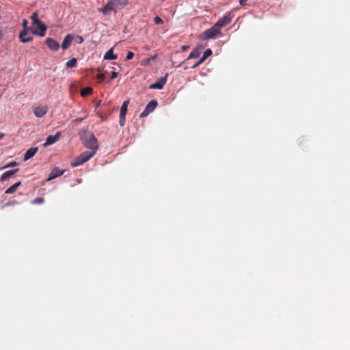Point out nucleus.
Returning <instances> with one entry per match:
<instances>
[{
	"label": "nucleus",
	"instance_id": "nucleus-1",
	"mask_svg": "<svg viewBox=\"0 0 350 350\" xmlns=\"http://www.w3.org/2000/svg\"><path fill=\"white\" fill-rule=\"evenodd\" d=\"M95 154L94 150L85 151L71 163L72 167H77L87 162Z\"/></svg>",
	"mask_w": 350,
	"mask_h": 350
},
{
	"label": "nucleus",
	"instance_id": "nucleus-2",
	"mask_svg": "<svg viewBox=\"0 0 350 350\" xmlns=\"http://www.w3.org/2000/svg\"><path fill=\"white\" fill-rule=\"evenodd\" d=\"M221 36V32L220 29L214 25L211 28L204 31L201 35L200 38L202 40H208L215 38L217 36Z\"/></svg>",
	"mask_w": 350,
	"mask_h": 350
},
{
	"label": "nucleus",
	"instance_id": "nucleus-3",
	"mask_svg": "<svg viewBox=\"0 0 350 350\" xmlns=\"http://www.w3.org/2000/svg\"><path fill=\"white\" fill-rule=\"evenodd\" d=\"M83 145L90 150H94L95 153L98 148L97 139L93 134L86 135L83 140Z\"/></svg>",
	"mask_w": 350,
	"mask_h": 350
},
{
	"label": "nucleus",
	"instance_id": "nucleus-4",
	"mask_svg": "<svg viewBox=\"0 0 350 350\" xmlns=\"http://www.w3.org/2000/svg\"><path fill=\"white\" fill-rule=\"evenodd\" d=\"M234 16L233 12L226 13L222 18L219 19L215 24L219 29L228 25Z\"/></svg>",
	"mask_w": 350,
	"mask_h": 350
},
{
	"label": "nucleus",
	"instance_id": "nucleus-5",
	"mask_svg": "<svg viewBox=\"0 0 350 350\" xmlns=\"http://www.w3.org/2000/svg\"><path fill=\"white\" fill-rule=\"evenodd\" d=\"M32 29L31 33L43 37L46 33V26L40 21L35 24H32Z\"/></svg>",
	"mask_w": 350,
	"mask_h": 350
},
{
	"label": "nucleus",
	"instance_id": "nucleus-6",
	"mask_svg": "<svg viewBox=\"0 0 350 350\" xmlns=\"http://www.w3.org/2000/svg\"><path fill=\"white\" fill-rule=\"evenodd\" d=\"M116 9L117 1H115V0H109L103 8L99 9V11L103 12L104 14H108L111 11Z\"/></svg>",
	"mask_w": 350,
	"mask_h": 350
},
{
	"label": "nucleus",
	"instance_id": "nucleus-7",
	"mask_svg": "<svg viewBox=\"0 0 350 350\" xmlns=\"http://www.w3.org/2000/svg\"><path fill=\"white\" fill-rule=\"evenodd\" d=\"M31 34L32 33H30L29 32V29H24L19 34V39L21 42L25 43L31 41L33 39Z\"/></svg>",
	"mask_w": 350,
	"mask_h": 350
},
{
	"label": "nucleus",
	"instance_id": "nucleus-8",
	"mask_svg": "<svg viewBox=\"0 0 350 350\" xmlns=\"http://www.w3.org/2000/svg\"><path fill=\"white\" fill-rule=\"evenodd\" d=\"M49 111L46 105L37 106L33 108L34 115L38 118H42Z\"/></svg>",
	"mask_w": 350,
	"mask_h": 350
},
{
	"label": "nucleus",
	"instance_id": "nucleus-9",
	"mask_svg": "<svg viewBox=\"0 0 350 350\" xmlns=\"http://www.w3.org/2000/svg\"><path fill=\"white\" fill-rule=\"evenodd\" d=\"M157 105V102L154 100H151L148 103L144 111L141 113V117L148 116L150 112L153 111Z\"/></svg>",
	"mask_w": 350,
	"mask_h": 350
},
{
	"label": "nucleus",
	"instance_id": "nucleus-10",
	"mask_svg": "<svg viewBox=\"0 0 350 350\" xmlns=\"http://www.w3.org/2000/svg\"><path fill=\"white\" fill-rule=\"evenodd\" d=\"M167 74L165 77H161L159 80L150 85V89L161 90L167 81Z\"/></svg>",
	"mask_w": 350,
	"mask_h": 350
},
{
	"label": "nucleus",
	"instance_id": "nucleus-11",
	"mask_svg": "<svg viewBox=\"0 0 350 350\" xmlns=\"http://www.w3.org/2000/svg\"><path fill=\"white\" fill-rule=\"evenodd\" d=\"M46 44L51 51H57L59 49V42L51 38H46Z\"/></svg>",
	"mask_w": 350,
	"mask_h": 350
},
{
	"label": "nucleus",
	"instance_id": "nucleus-12",
	"mask_svg": "<svg viewBox=\"0 0 350 350\" xmlns=\"http://www.w3.org/2000/svg\"><path fill=\"white\" fill-rule=\"evenodd\" d=\"M60 137H61V132H59V131L57 132L56 134L54 135L48 136L46 139L45 143L44 144V146H46L51 145V144L55 143L56 142H57L59 139Z\"/></svg>",
	"mask_w": 350,
	"mask_h": 350
},
{
	"label": "nucleus",
	"instance_id": "nucleus-13",
	"mask_svg": "<svg viewBox=\"0 0 350 350\" xmlns=\"http://www.w3.org/2000/svg\"><path fill=\"white\" fill-rule=\"evenodd\" d=\"M74 37L71 34H68L65 36L63 42L62 44V48L63 50H66L69 48Z\"/></svg>",
	"mask_w": 350,
	"mask_h": 350
},
{
	"label": "nucleus",
	"instance_id": "nucleus-14",
	"mask_svg": "<svg viewBox=\"0 0 350 350\" xmlns=\"http://www.w3.org/2000/svg\"><path fill=\"white\" fill-rule=\"evenodd\" d=\"M64 174V171L61 170L58 167L54 168L51 172L49 174V178H47V180H51L58 176H62Z\"/></svg>",
	"mask_w": 350,
	"mask_h": 350
},
{
	"label": "nucleus",
	"instance_id": "nucleus-15",
	"mask_svg": "<svg viewBox=\"0 0 350 350\" xmlns=\"http://www.w3.org/2000/svg\"><path fill=\"white\" fill-rule=\"evenodd\" d=\"M19 169L16 168L12 170H9L3 173L1 176L0 177L1 181H4L5 180H8L11 176H12L14 174H16L17 172H18Z\"/></svg>",
	"mask_w": 350,
	"mask_h": 350
},
{
	"label": "nucleus",
	"instance_id": "nucleus-16",
	"mask_svg": "<svg viewBox=\"0 0 350 350\" xmlns=\"http://www.w3.org/2000/svg\"><path fill=\"white\" fill-rule=\"evenodd\" d=\"M37 151H38V148L37 147L29 148L25 152V154L24 155V161H27L29 159H31V157H33L36 154Z\"/></svg>",
	"mask_w": 350,
	"mask_h": 350
},
{
	"label": "nucleus",
	"instance_id": "nucleus-17",
	"mask_svg": "<svg viewBox=\"0 0 350 350\" xmlns=\"http://www.w3.org/2000/svg\"><path fill=\"white\" fill-rule=\"evenodd\" d=\"M21 185V181H18L16 183H14L13 185L10 187L8 189H7L5 191V193L6 194H12L14 193L18 187Z\"/></svg>",
	"mask_w": 350,
	"mask_h": 350
},
{
	"label": "nucleus",
	"instance_id": "nucleus-18",
	"mask_svg": "<svg viewBox=\"0 0 350 350\" xmlns=\"http://www.w3.org/2000/svg\"><path fill=\"white\" fill-rule=\"evenodd\" d=\"M105 59H116L117 55L113 53V48L110 49L104 56Z\"/></svg>",
	"mask_w": 350,
	"mask_h": 350
},
{
	"label": "nucleus",
	"instance_id": "nucleus-19",
	"mask_svg": "<svg viewBox=\"0 0 350 350\" xmlns=\"http://www.w3.org/2000/svg\"><path fill=\"white\" fill-rule=\"evenodd\" d=\"M129 104V100L123 102L121 108L120 115L126 116L127 112V108Z\"/></svg>",
	"mask_w": 350,
	"mask_h": 350
},
{
	"label": "nucleus",
	"instance_id": "nucleus-20",
	"mask_svg": "<svg viewBox=\"0 0 350 350\" xmlns=\"http://www.w3.org/2000/svg\"><path fill=\"white\" fill-rule=\"evenodd\" d=\"M200 53L201 51L200 49H194L190 53L189 57H187V59L197 58L200 55Z\"/></svg>",
	"mask_w": 350,
	"mask_h": 350
},
{
	"label": "nucleus",
	"instance_id": "nucleus-21",
	"mask_svg": "<svg viewBox=\"0 0 350 350\" xmlns=\"http://www.w3.org/2000/svg\"><path fill=\"white\" fill-rule=\"evenodd\" d=\"M92 88H85L81 90V95L82 96H86L88 95H90L92 93Z\"/></svg>",
	"mask_w": 350,
	"mask_h": 350
},
{
	"label": "nucleus",
	"instance_id": "nucleus-22",
	"mask_svg": "<svg viewBox=\"0 0 350 350\" xmlns=\"http://www.w3.org/2000/svg\"><path fill=\"white\" fill-rule=\"evenodd\" d=\"M77 64V59L72 58L66 63V66L68 68H75V67H76Z\"/></svg>",
	"mask_w": 350,
	"mask_h": 350
},
{
	"label": "nucleus",
	"instance_id": "nucleus-23",
	"mask_svg": "<svg viewBox=\"0 0 350 350\" xmlns=\"http://www.w3.org/2000/svg\"><path fill=\"white\" fill-rule=\"evenodd\" d=\"M115 1H117V9L126 5L128 3L127 0H115Z\"/></svg>",
	"mask_w": 350,
	"mask_h": 350
},
{
	"label": "nucleus",
	"instance_id": "nucleus-24",
	"mask_svg": "<svg viewBox=\"0 0 350 350\" xmlns=\"http://www.w3.org/2000/svg\"><path fill=\"white\" fill-rule=\"evenodd\" d=\"M31 19L32 20V24H35L40 21L38 18V14L36 12H33L31 16Z\"/></svg>",
	"mask_w": 350,
	"mask_h": 350
},
{
	"label": "nucleus",
	"instance_id": "nucleus-25",
	"mask_svg": "<svg viewBox=\"0 0 350 350\" xmlns=\"http://www.w3.org/2000/svg\"><path fill=\"white\" fill-rule=\"evenodd\" d=\"M44 199L43 198L38 197V198H35L32 201V204H42L44 202Z\"/></svg>",
	"mask_w": 350,
	"mask_h": 350
},
{
	"label": "nucleus",
	"instance_id": "nucleus-26",
	"mask_svg": "<svg viewBox=\"0 0 350 350\" xmlns=\"http://www.w3.org/2000/svg\"><path fill=\"white\" fill-rule=\"evenodd\" d=\"M212 55V51L210 49H208L206 50L203 54V56L202 57L204 60L208 57L210 55Z\"/></svg>",
	"mask_w": 350,
	"mask_h": 350
},
{
	"label": "nucleus",
	"instance_id": "nucleus-27",
	"mask_svg": "<svg viewBox=\"0 0 350 350\" xmlns=\"http://www.w3.org/2000/svg\"><path fill=\"white\" fill-rule=\"evenodd\" d=\"M205 60L201 57L196 64H194L192 66V69H195L197 67H198L200 65H201Z\"/></svg>",
	"mask_w": 350,
	"mask_h": 350
},
{
	"label": "nucleus",
	"instance_id": "nucleus-28",
	"mask_svg": "<svg viewBox=\"0 0 350 350\" xmlns=\"http://www.w3.org/2000/svg\"><path fill=\"white\" fill-rule=\"evenodd\" d=\"M125 116H126L120 115V117H119V124L122 126H123L124 125V124H125Z\"/></svg>",
	"mask_w": 350,
	"mask_h": 350
},
{
	"label": "nucleus",
	"instance_id": "nucleus-29",
	"mask_svg": "<svg viewBox=\"0 0 350 350\" xmlns=\"http://www.w3.org/2000/svg\"><path fill=\"white\" fill-rule=\"evenodd\" d=\"M133 57H134V53L133 52H131V51H129V52H128V53H127V55L126 56L125 59L126 61H128V60H130V59H133Z\"/></svg>",
	"mask_w": 350,
	"mask_h": 350
},
{
	"label": "nucleus",
	"instance_id": "nucleus-30",
	"mask_svg": "<svg viewBox=\"0 0 350 350\" xmlns=\"http://www.w3.org/2000/svg\"><path fill=\"white\" fill-rule=\"evenodd\" d=\"M96 77L99 82L103 81L105 79V75L103 73H100V74L97 75Z\"/></svg>",
	"mask_w": 350,
	"mask_h": 350
},
{
	"label": "nucleus",
	"instance_id": "nucleus-31",
	"mask_svg": "<svg viewBox=\"0 0 350 350\" xmlns=\"http://www.w3.org/2000/svg\"><path fill=\"white\" fill-rule=\"evenodd\" d=\"M154 21L156 24H162L163 23V20L159 16L154 17Z\"/></svg>",
	"mask_w": 350,
	"mask_h": 350
},
{
	"label": "nucleus",
	"instance_id": "nucleus-32",
	"mask_svg": "<svg viewBox=\"0 0 350 350\" xmlns=\"http://www.w3.org/2000/svg\"><path fill=\"white\" fill-rule=\"evenodd\" d=\"M18 163L16 161H12L9 163H8L3 168L10 167H14L17 165Z\"/></svg>",
	"mask_w": 350,
	"mask_h": 350
},
{
	"label": "nucleus",
	"instance_id": "nucleus-33",
	"mask_svg": "<svg viewBox=\"0 0 350 350\" xmlns=\"http://www.w3.org/2000/svg\"><path fill=\"white\" fill-rule=\"evenodd\" d=\"M76 41L77 43L81 44L83 42V38L80 36H77L76 37Z\"/></svg>",
	"mask_w": 350,
	"mask_h": 350
},
{
	"label": "nucleus",
	"instance_id": "nucleus-34",
	"mask_svg": "<svg viewBox=\"0 0 350 350\" xmlns=\"http://www.w3.org/2000/svg\"><path fill=\"white\" fill-rule=\"evenodd\" d=\"M17 204V202L16 200H13V201H10L8 202H7L5 206H11V205H14V204Z\"/></svg>",
	"mask_w": 350,
	"mask_h": 350
},
{
	"label": "nucleus",
	"instance_id": "nucleus-35",
	"mask_svg": "<svg viewBox=\"0 0 350 350\" xmlns=\"http://www.w3.org/2000/svg\"><path fill=\"white\" fill-rule=\"evenodd\" d=\"M27 23H28V22H27V21L26 19H24L23 21V25L24 29H29L27 28Z\"/></svg>",
	"mask_w": 350,
	"mask_h": 350
},
{
	"label": "nucleus",
	"instance_id": "nucleus-36",
	"mask_svg": "<svg viewBox=\"0 0 350 350\" xmlns=\"http://www.w3.org/2000/svg\"><path fill=\"white\" fill-rule=\"evenodd\" d=\"M118 77V72L115 71L111 72V79H113Z\"/></svg>",
	"mask_w": 350,
	"mask_h": 350
},
{
	"label": "nucleus",
	"instance_id": "nucleus-37",
	"mask_svg": "<svg viewBox=\"0 0 350 350\" xmlns=\"http://www.w3.org/2000/svg\"><path fill=\"white\" fill-rule=\"evenodd\" d=\"M189 48V46H188V45H183V46H181V50H182L183 51H187Z\"/></svg>",
	"mask_w": 350,
	"mask_h": 350
},
{
	"label": "nucleus",
	"instance_id": "nucleus-38",
	"mask_svg": "<svg viewBox=\"0 0 350 350\" xmlns=\"http://www.w3.org/2000/svg\"><path fill=\"white\" fill-rule=\"evenodd\" d=\"M155 57H156V56H153V57H152L147 58V59H146V62L147 64H149V63L150 62V61H151L152 59H155Z\"/></svg>",
	"mask_w": 350,
	"mask_h": 350
},
{
	"label": "nucleus",
	"instance_id": "nucleus-39",
	"mask_svg": "<svg viewBox=\"0 0 350 350\" xmlns=\"http://www.w3.org/2000/svg\"><path fill=\"white\" fill-rule=\"evenodd\" d=\"M247 0H239V3L241 5H245L247 3Z\"/></svg>",
	"mask_w": 350,
	"mask_h": 350
},
{
	"label": "nucleus",
	"instance_id": "nucleus-40",
	"mask_svg": "<svg viewBox=\"0 0 350 350\" xmlns=\"http://www.w3.org/2000/svg\"><path fill=\"white\" fill-rule=\"evenodd\" d=\"M4 135L3 133H0V139L3 137Z\"/></svg>",
	"mask_w": 350,
	"mask_h": 350
}]
</instances>
